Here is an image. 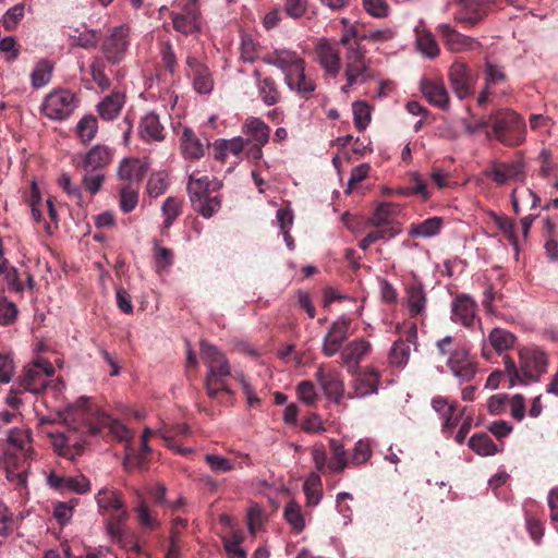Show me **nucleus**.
Masks as SVG:
<instances>
[{"label":"nucleus","instance_id":"obj_1","mask_svg":"<svg viewBox=\"0 0 558 558\" xmlns=\"http://www.w3.org/2000/svg\"><path fill=\"white\" fill-rule=\"evenodd\" d=\"M65 421L83 434L97 435L107 428L120 441L132 437L131 430L124 424L106 414L85 397H81L66 410Z\"/></svg>","mask_w":558,"mask_h":558},{"label":"nucleus","instance_id":"obj_2","mask_svg":"<svg viewBox=\"0 0 558 558\" xmlns=\"http://www.w3.org/2000/svg\"><path fill=\"white\" fill-rule=\"evenodd\" d=\"M266 64L280 69L288 88L299 97L308 100L316 90V82L306 73L305 60L294 50L275 49L263 58Z\"/></svg>","mask_w":558,"mask_h":558},{"label":"nucleus","instance_id":"obj_3","mask_svg":"<svg viewBox=\"0 0 558 558\" xmlns=\"http://www.w3.org/2000/svg\"><path fill=\"white\" fill-rule=\"evenodd\" d=\"M341 46L345 48L344 76L351 83H365L373 77L369 61L365 50L360 47V38L355 29L347 31L340 38Z\"/></svg>","mask_w":558,"mask_h":558},{"label":"nucleus","instance_id":"obj_4","mask_svg":"<svg viewBox=\"0 0 558 558\" xmlns=\"http://www.w3.org/2000/svg\"><path fill=\"white\" fill-rule=\"evenodd\" d=\"M492 135L506 146L521 145L526 135L524 119L515 111L500 109L490 114Z\"/></svg>","mask_w":558,"mask_h":558},{"label":"nucleus","instance_id":"obj_5","mask_svg":"<svg viewBox=\"0 0 558 558\" xmlns=\"http://www.w3.org/2000/svg\"><path fill=\"white\" fill-rule=\"evenodd\" d=\"M54 367L44 359H37L27 365L19 377V385L24 391L38 395L49 387V377L53 376Z\"/></svg>","mask_w":558,"mask_h":558},{"label":"nucleus","instance_id":"obj_6","mask_svg":"<svg viewBox=\"0 0 558 558\" xmlns=\"http://www.w3.org/2000/svg\"><path fill=\"white\" fill-rule=\"evenodd\" d=\"M77 106L75 95L68 89H57L45 97L41 105L44 114L50 120H65Z\"/></svg>","mask_w":558,"mask_h":558},{"label":"nucleus","instance_id":"obj_7","mask_svg":"<svg viewBox=\"0 0 558 558\" xmlns=\"http://www.w3.org/2000/svg\"><path fill=\"white\" fill-rule=\"evenodd\" d=\"M436 32L444 46L454 53L476 51L483 47L478 39L458 32L448 23L439 24Z\"/></svg>","mask_w":558,"mask_h":558},{"label":"nucleus","instance_id":"obj_8","mask_svg":"<svg viewBox=\"0 0 558 558\" xmlns=\"http://www.w3.org/2000/svg\"><path fill=\"white\" fill-rule=\"evenodd\" d=\"M446 364L452 375L461 383L471 381L477 372V362L471 355L470 350L459 343L454 347V351H452Z\"/></svg>","mask_w":558,"mask_h":558},{"label":"nucleus","instance_id":"obj_9","mask_svg":"<svg viewBox=\"0 0 558 558\" xmlns=\"http://www.w3.org/2000/svg\"><path fill=\"white\" fill-rule=\"evenodd\" d=\"M339 41L322 38L315 46L316 60L324 70L325 77L336 78L341 70Z\"/></svg>","mask_w":558,"mask_h":558},{"label":"nucleus","instance_id":"obj_10","mask_svg":"<svg viewBox=\"0 0 558 558\" xmlns=\"http://www.w3.org/2000/svg\"><path fill=\"white\" fill-rule=\"evenodd\" d=\"M547 355L539 349H525L520 352V374L524 380L537 381L547 371Z\"/></svg>","mask_w":558,"mask_h":558},{"label":"nucleus","instance_id":"obj_11","mask_svg":"<svg viewBox=\"0 0 558 558\" xmlns=\"http://www.w3.org/2000/svg\"><path fill=\"white\" fill-rule=\"evenodd\" d=\"M128 38L129 27L125 25L113 27L109 35L105 37L101 51L108 62L118 64L124 59L129 47Z\"/></svg>","mask_w":558,"mask_h":558},{"label":"nucleus","instance_id":"obj_12","mask_svg":"<svg viewBox=\"0 0 558 558\" xmlns=\"http://www.w3.org/2000/svg\"><path fill=\"white\" fill-rule=\"evenodd\" d=\"M350 326L351 319L347 317H340L330 325L322 345V353L326 357H331L337 353L341 354L344 342L350 336Z\"/></svg>","mask_w":558,"mask_h":558},{"label":"nucleus","instance_id":"obj_13","mask_svg":"<svg viewBox=\"0 0 558 558\" xmlns=\"http://www.w3.org/2000/svg\"><path fill=\"white\" fill-rule=\"evenodd\" d=\"M448 77L458 98L464 99L474 93L475 77L464 62L456 60L449 68Z\"/></svg>","mask_w":558,"mask_h":558},{"label":"nucleus","instance_id":"obj_14","mask_svg":"<svg viewBox=\"0 0 558 558\" xmlns=\"http://www.w3.org/2000/svg\"><path fill=\"white\" fill-rule=\"evenodd\" d=\"M208 373L205 379V389L209 398L215 399L219 391L232 395V390L226 383L230 376V366L226 357L207 365Z\"/></svg>","mask_w":558,"mask_h":558},{"label":"nucleus","instance_id":"obj_15","mask_svg":"<svg viewBox=\"0 0 558 558\" xmlns=\"http://www.w3.org/2000/svg\"><path fill=\"white\" fill-rule=\"evenodd\" d=\"M351 374L353 375V391L349 393V398H364L377 393L380 384V373L377 369L367 366Z\"/></svg>","mask_w":558,"mask_h":558},{"label":"nucleus","instance_id":"obj_16","mask_svg":"<svg viewBox=\"0 0 558 558\" xmlns=\"http://www.w3.org/2000/svg\"><path fill=\"white\" fill-rule=\"evenodd\" d=\"M315 379L329 399L336 402L341 400L344 393V386L338 371L320 364L315 373Z\"/></svg>","mask_w":558,"mask_h":558},{"label":"nucleus","instance_id":"obj_17","mask_svg":"<svg viewBox=\"0 0 558 558\" xmlns=\"http://www.w3.org/2000/svg\"><path fill=\"white\" fill-rule=\"evenodd\" d=\"M485 175L497 185H504L510 180L523 181L524 163L522 160L493 162L485 171Z\"/></svg>","mask_w":558,"mask_h":558},{"label":"nucleus","instance_id":"obj_18","mask_svg":"<svg viewBox=\"0 0 558 558\" xmlns=\"http://www.w3.org/2000/svg\"><path fill=\"white\" fill-rule=\"evenodd\" d=\"M371 352L372 344L369 341L363 338L354 339L347 343L341 350V364L347 366L349 373H356L360 368V363Z\"/></svg>","mask_w":558,"mask_h":558},{"label":"nucleus","instance_id":"obj_19","mask_svg":"<svg viewBox=\"0 0 558 558\" xmlns=\"http://www.w3.org/2000/svg\"><path fill=\"white\" fill-rule=\"evenodd\" d=\"M47 482L51 488L62 494L69 492L86 494L90 490V482L83 474L76 476H66L51 472L47 477Z\"/></svg>","mask_w":558,"mask_h":558},{"label":"nucleus","instance_id":"obj_20","mask_svg":"<svg viewBox=\"0 0 558 558\" xmlns=\"http://www.w3.org/2000/svg\"><path fill=\"white\" fill-rule=\"evenodd\" d=\"M421 92L426 100L444 111L450 108V97L442 80L423 78Z\"/></svg>","mask_w":558,"mask_h":558},{"label":"nucleus","instance_id":"obj_21","mask_svg":"<svg viewBox=\"0 0 558 558\" xmlns=\"http://www.w3.org/2000/svg\"><path fill=\"white\" fill-rule=\"evenodd\" d=\"M199 172H193L187 182V193L190 201L193 204L197 203L201 198H205L221 189L222 183L218 180H210L207 175L198 177Z\"/></svg>","mask_w":558,"mask_h":558},{"label":"nucleus","instance_id":"obj_22","mask_svg":"<svg viewBox=\"0 0 558 558\" xmlns=\"http://www.w3.org/2000/svg\"><path fill=\"white\" fill-rule=\"evenodd\" d=\"M462 7L460 13L456 14L458 23L474 26L480 23L489 11V4L485 0H458Z\"/></svg>","mask_w":558,"mask_h":558},{"label":"nucleus","instance_id":"obj_23","mask_svg":"<svg viewBox=\"0 0 558 558\" xmlns=\"http://www.w3.org/2000/svg\"><path fill=\"white\" fill-rule=\"evenodd\" d=\"M477 304L468 294H459L451 304V319L464 327H470L476 316Z\"/></svg>","mask_w":558,"mask_h":558},{"label":"nucleus","instance_id":"obj_24","mask_svg":"<svg viewBox=\"0 0 558 558\" xmlns=\"http://www.w3.org/2000/svg\"><path fill=\"white\" fill-rule=\"evenodd\" d=\"M113 157V150L106 145H96L90 148L83 157L81 167L84 171H99L110 165Z\"/></svg>","mask_w":558,"mask_h":558},{"label":"nucleus","instance_id":"obj_25","mask_svg":"<svg viewBox=\"0 0 558 558\" xmlns=\"http://www.w3.org/2000/svg\"><path fill=\"white\" fill-rule=\"evenodd\" d=\"M253 77L255 78L258 97L268 107L277 105L281 99V92L275 78L263 76L258 70H254Z\"/></svg>","mask_w":558,"mask_h":558},{"label":"nucleus","instance_id":"obj_26","mask_svg":"<svg viewBox=\"0 0 558 558\" xmlns=\"http://www.w3.org/2000/svg\"><path fill=\"white\" fill-rule=\"evenodd\" d=\"M181 150L186 159L198 160L205 155L208 142H203L190 128H184L180 136Z\"/></svg>","mask_w":558,"mask_h":558},{"label":"nucleus","instance_id":"obj_27","mask_svg":"<svg viewBox=\"0 0 558 558\" xmlns=\"http://www.w3.org/2000/svg\"><path fill=\"white\" fill-rule=\"evenodd\" d=\"M95 499L99 513L102 515L126 510L122 493L119 490L104 487L97 493Z\"/></svg>","mask_w":558,"mask_h":558},{"label":"nucleus","instance_id":"obj_28","mask_svg":"<svg viewBox=\"0 0 558 558\" xmlns=\"http://www.w3.org/2000/svg\"><path fill=\"white\" fill-rule=\"evenodd\" d=\"M7 480L15 484L16 488L26 487L29 464L24 458L9 456L4 460Z\"/></svg>","mask_w":558,"mask_h":558},{"label":"nucleus","instance_id":"obj_29","mask_svg":"<svg viewBox=\"0 0 558 558\" xmlns=\"http://www.w3.org/2000/svg\"><path fill=\"white\" fill-rule=\"evenodd\" d=\"M138 134L145 142H161L165 140L163 126L160 123L158 114L155 112L146 113L140 123Z\"/></svg>","mask_w":558,"mask_h":558},{"label":"nucleus","instance_id":"obj_30","mask_svg":"<svg viewBox=\"0 0 558 558\" xmlns=\"http://www.w3.org/2000/svg\"><path fill=\"white\" fill-rule=\"evenodd\" d=\"M243 133L248 136V142L266 145L269 141L270 128L259 118H247L243 124Z\"/></svg>","mask_w":558,"mask_h":558},{"label":"nucleus","instance_id":"obj_31","mask_svg":"<svg viewBox=\"0 0 558 558\" xmlns=\"http://www.w3.org/2000/svg\"><path fill=\"white\" fill-rule=\"evenodd\" d=\"M125 102L124 94L120 92H113L106 96L101 102L97 106L98 113L104 120L116 119Z\"/></svg>","mask_w":558,"mask_h":558},{"label":"nucleus","instance_id":"obj_32","mask_svg":"<svg viewBox=\"0 0 558 558\" xmlns=\"http://www.w3.org/2000/svg\"><path fill=\"white\" fill-rule=\"evenodd\" d=\"M445 225L441 217H430L417 223H411L409 234L413 238H432L437 235Z\"/></svg>","mask_w":558,"mask_h":558},{"label":"nucleus","instance_id":"obj_33","mask_svg":"<svg viewBox=\"0 0 558 558\" xmlns=\"http://www.w3.org/2000/svg\"><path fill=\"white\" fill-rule=\"evenodd\" d=\"M146 171V166L140 159L125 158L119 165L118 178L123 181H141Z\"/></svg>","mask_w":558,"mask_h":558},{"label":"nucleus","instance_id":"obj_34","mask_svg":"<svg viewBox=\"0 0 558 558\" xmlns=\"http://www.w3.org/2000/svg\"><path fill=\"white\" fill-rule=\"evenodd\" d=\"M407 301L411 316L421 315L425 311L427 300L421 282H413L407 287Z\"/></svg>","mask_w":558,"mask_h":558},{"label":"nucleus","instance_id":"obj_35","mask_svg":"<svg viewBox=\"0 0 558 558\" xmlns=\"http://www.w3.org/2000/svg\"><path fill=\"white\" fill-rule=\"evenodd\" d=\"M416 338V330L412 329L407 340H397L389 352V363L395 366L404 365L410 357V343Z\"/></svg>","mask_w":558,"mask_h":558},{"label":"nucleus","instance_id":"obj_36","mask_svg":"<svg viewBox=\"0 0 558 558\" xmlns=\"http://www.w3.org/2000/svg\"><path fill=\"white\" fill-rule=\"evenodd\" d=\"M415 45L417 50L427 58H436L440 53L435 35L426 29H415Z\"/></svg>","mask_w":558,"mask_h":558},{"label":"nucleus","instance_id":"obj_37","mask_svg":"<svg viewBox=\"0 0 558 558\" xmlns=\"http://www.w3.org/2000/svg\"><path fill=\"white\" fill-rule=\"evenodd\" d=\"M159 435L165 440L166 445L183 456L192 452V449H182L174 445L177 437H185L190 434V427L186 424H177L171 427H163L159 432Z\"/></svg>","mask_w":558,"mask_h":558},{"label":"nucleus","instance_id":"obj_38","mask_svg":"<svg viewBox=\"0 0 558 558\" xmlns=\"http://www.w3.org/2000/svg\"><path fill=\"white\" fill-rule=\"evenodd\" d=\"M106 529L113 542L123 544V525L129 518L128 510L106 514Z\"/></svg>","mask_w":558,"mask_h":558},{"label":"nucleus","instance_id":"obj_39","mask_svg":"<svg viewBox=\"0 0 558 558\" xmlns=\"http://www.w3.org/2000/svg\"><path fill=\"white\" fill-rule=\"evenodd\" d=\"M469 447L478 456H494L499 452L497 445L486 433L474 434L468 442Z\"/></svg>","mask_w":558,"mask_h":558},{"label":"nucleus","instance_id":"obj_40","mask_svg":"<svg viewBox=\"0 0 558 558\" xmlns=\"http://www.w3.org/2000/svg\"><path fill=\"white\" fill-rule=\"evenodd\" d=\"M329 448L332 452V457L328 462V470L331 473H340L350 464L347 451L343 445L336 439H330Z\"/></svg>","mask_w":558,"mask_h":558},{"label":"nucleus","instance_id":"obj_41","mask_svg":"<svg viewBox=\"0 0 558 558\" xmlns=\"http://www.w3.org/2000/svg\"><path fill=\"white\" fill-rule=\"evenodd\" d=\"M488 340L490 345L498 352L501 353L511 349L515 342V336L510 331L502 328H494L489 335Z\"/></svg>","mask_w":558,"mask_h":558},{"label":"nucleus","instance_id":"obj_42","mask_svg":"<svg viewBox=\"0 0 558 558\" xmlns=\"http://www.w3.org/2000/svg\"><path fill=\"white\" fill-rule=\"evenodd\" d=\"M64 422L69 426L68 434H60V435L52 436V445H53L56 452L59 456L70 458V447L77 445L76 439L73 437V433L77 432V430L74 429L73 425L68 423L65 420H64ZM78 432L82 435H84L81 430H78Z\"/></svg>","mask_w":558,"mask_h":558},{"label":"nucleus","instance_id":"obj_43","mask_svg":"<svg viewBox=\"0 0 558 558\" xmlns=\"http://www.w3.org/2000/svg\"><path fill=\"white\" fill-rule=\"evenodd\" d=\"M303 490L307 505L316 506L322 498V480L317 473H311L304 482Z\"/></svg>","mask_w":558,"mask_h":558},{"label":"nucleus","instance_id":"obj_44","mask_svg":"<svg viewBox=\"0 0 558 558\" xmlns=\"http://www.w3.org/2000/svg\"><path fill=\"white\" fill-rule=\"evenodd\" d=\"M73 46H77L84 49L95 48L100 39L99 32L95 29L84 28L80 31L75 29V34L70 36Z\"/></svg>","mask_w":558,"mask_h":558},{"label":"nucleus","instance_id":"obj_45","mask_svg":"<svg viewBox=\"0 0 558 558\" xmlns=\"http://www.w3.org/2000/svg\"><path fill=\"white\" fill-rule=\"evenodd\" d=\"M153 253L155 268L158 274L168 270V268L172 266L174 262V253L172 250L163 247L159 245L158 241H155Z\"/></svg>","mask_w":558,"mask_h":558},{"label":"nucleus","instance_id":"obj_46","mask_svg":"<svg viewBox=\"0 0 558 558\" xmlns=\"http://www.w3.org/2000/svg\"><path fill=\"white\" fill-rule=\"evenodd\" d=\"M53 66L47 60H40L31 74L32 86L34 88H40L47 85L52 75Z\"/></svg>","mask_w":558,"mask_h":558},{"label":"nucleus","instance_id":"obj_47","mask_svg":"<svg viewBox=\"0 0 558 558\" xmlns=\"http://www.w3.org/2000/svg\"><path fill=\"white\" fill-rule=\"evenodd\" d=\"M161 210L165 216L163 228L168 229L182 214V201L178 197L170 196L163 202Z\"/></svg>","mask_w":558,"mask_h":558},{"label":"nucleus","instance_id":"obj_48","mask_svg":"<svg viewBox=\"0 0 558 558\" xmlns=\"http://www.w3.org/2000/svg\"><path fill=\"white\" fill-rule=\"evenodd\" d=\"M193 209L204 218H210L221 208V199L218 195H209L201 198L197 203L192 205Z\"/></svg>","mask_w":558,"mask_h":558},{"label":"nucleus","instance_id":"obj_49","mask_svg":"<svg viewBox=\"0 0 558 558\" xmlns=\"http://www.w3.org/2000/svg\"><path fill=\"white\" fill-rule=\"evenodd\" d=\"M98 130L97 119L94 116H85L76 126V133L84 144L89 143Z\"/></svg>","mask_w":558,"mask_h":558},{"label":"nucleus","instance_id":"obj_50","mask_svg":"<svg viewBox=\"0 0 558 558\" xmlns=\"http://www.w3.org/2000/svg\"><path fill=\"white\" fill-rule=\"evenodd\" d=\"M243 536L239 532H232L222 539L225 550L229 558H246V551L241 547Z\"/></svg>","mask_w":558,"mask_h":558},{"label":"nucleus","instance_id":"obj_51","mask_svg":"<svg viewBox=\"0 0 558 558\" xmlns=\"http://www.w3.org/2000/svg\"><path fill=\"white\" fill-rule=\"evenodd\" d=\"M284 519L295 532H302L305 527L301 507L295 501H290L284 507Z\"/></svg>","mask_w":558,"mask_h":558},{"label":"nucleus","instance_id":"obj_52","mask_svg":"<svg viewBox=\"0 0 558 558\" xmlns=\"http://www.w3.org/2000/svg\"><path fill=\"white\" fill-rule=\"evenodd\" d=\"M392 211V204H380L369 218L371 225L374 227H396L391 221Z\"/></svg>","mask_w":558,"mask_h":558},{"label":"nucleus","instance_id":"obj_53","mask_svg":"<svg viewBox=\"0 0 558 558\" xmlns=\"http://www.w3.org/2000/svg\"><path fill=\"white\" fill-rule=\"evenodd\" d=\"M412 183V186L399 189V194L403 196L420 195L424 201L430 198L432 193L428 191L426 182L418 173H413Z\"/></svg>","mask_w":558,"mask_h":558},{"label":"nucleus","instance_id":"obj_54","mask_svg":"<svg viewBox=\"0 0 558 558\" xmlns=\"http://www.w3.org/2000/svg\"><path fill=\"white\" fill-rule=\"evenodd\" d=\"M172 24L175 31L185 35L198 29L196 15L192 13L174 14L172 16Z\"/></svg>","mask_w":558,"mask_h":558},{"label":"nucleus","instance_id":"obj_55","mask_svg":"<svg viewBox=\"0 0 558 558\" xmlns=\"http://www.w3.org/2000/svg\"><path fill=\"white\" fill-rule=\"evenodd\" d=\"M355 128L362 132L371 122V108L365 101H355L352 105Z\"/></svg>","mask_w":558,"mask_h":558},{"label":"nucleus","instance_id":"obj_56","mask_svg":"<svg viewBox=\"0 0 558 558\" xmlns=\"http://www.w3.org/2000/svg\"><path fill=\"white\" fill-rule=\"evenodd\" d=\"M399 511L405 519H417L420 520V501L413 495L404 494L402 500L399 501Z\"/></svg>","mask_w":558,"mask_h":558},{"label":"nucleus","instance_id":"obj_57","mask_svg":"<svg viewBox=\"0 0 558 558\" xmlns=\"http://www.w3.org/2000/svg\"><path fill=\"white\" fill-rule=\"evenodd\" d=\"M135 512L137 514V520L143 527L148 530H156L159 526L157 517L150 512L148 506L142 498L135 508Z\"/></svg>","mask_w":558,"mask_h":558},{"label":"nucleus","instance_id":"obj_58","mask_svg":"<svg viewBox=\"0 0 558 558\" xmlns=\"http://www.w3.org/2000/svg\"><path fill=\"white\" fill-rule=\"evenodd\" d=\"M105 182V174L99 171H85L82 185L90 194L96 195Z\"/></svg>","mask_w":558,"mask_h":558},{"label":"nucleus","instance_id":"obj_59","mask_svg":"<svg viewBox=\"0 0 558 558\" xmlns=\"http://www.w3.org/2000/svg\"><path fill=\"white\" fill-rule=\"evenodd\" d=\"M90 75L93 81L99 86L101 90L109 88L110 80L105 73V62L100 58H95L90 64Z\"/></svg>","mask_w":558,"mask_h":558},{"label":"nucleus","instance_id":"obj_60","mask_svg":"<svg viewBox=\"0 0 558 558\" xmlns=\"http://www.w3.org/2000/svg\"><path fill=\"white\" fill-rule=\"evenodd\" d=\"M372 457V449L369 442L367 440H359L351 453L350 464L361 465L369 460Z\"/></svg>","mask_w":558,"mask_h":558},{"label":"nucleus","instance_id":"obj_61","mask_svg":"<svg viewBox=\"0 0 558 558\" xmlns=\"http://www.w3.org/2000/svg\"><path fill=\"white\" fill-rule=\"evenodd\" d=\"M194 88L199 94H209L214 87V81L209 69L193 74Z\"/></svg>","mask_w":558,"mask_h":558},{"label":"nucleus","instance_id":"obj_62","mask_svg":"<svg viewBox=\"0 0 558 558\" xmlns=\"http://www.w3.org/2000/svg\"><path fill=\"white\" fill-rule=\"evenodd\" d=\"M17 307L13 302L8 301L7 298H0V325H12L17 318Z\"/></svg>","mask_w":558,"mask_h":558},{"label":"nucleus","instance_id":"obj_63","mask_svg":"<svg viewBox=\"0 0 558 558\" xmlns=\"http://www.w3.org/2000/svg\"><path fill=\"white\" fill-rule=\"evenodd\" d=\"M484 74L485 85L487 86V88H492L493 85L506 81V74L504 70L489 61H486L485 63Z\"/></svg>","mask_w":558,"mask_h":558},{"label":"nucleus","instance_id":"obj_64","mask_svg":"<svg viewBox=\"0 0 558 558\" xmlns=\"http://www.w3.org/2000/svg\"><path fill=\"white\" fill-rule=\"evenodd\" d=\"M138 202V193L130 186H123L120 191V208L123 213H131Z\"/></svg>","mask_w":558,"mask_h":558}]
</instances>
